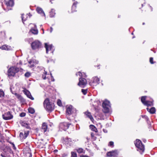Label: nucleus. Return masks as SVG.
Wrapping results in <instances>:
<instances>
[{
	"label": "nucleus",
	"mask_w": 157,
	"mask_h": 157,
	"mask_svg": "<svg viewBox=\"0 0 157 157\" xmlns=\"http://www.w3.org/2000/svg\"><path fill=\"white\" fill-rule=\"evenodd\" d=\"M43 104L45 109L48 112H51L55 109L54 102L51 99H46Z\"/></svg>",
	"instance_id": "1"
},
{
	"label": "nucleus",
	"mask_w": 157,
	"mask_h": 157,
	"mask_svg": "<svg viewBox=\"0 0 157 157\" xmlns=\"http://www.w3.org/2000/svg\"><path fill=\"white\" fill-rule=\"evenodd\" d=\"M103 108V112L104 113H108L109 112L110 108L111 107L110 102L107 100H105L102 103Z\"/></svg>",
	"instance_id": "2"
},
{
	"label": "nucleus",
	"mask_w": 157,
	"mask_h": 157,
	"mask_svg": "<svg viewBox=\"0 0 157 157\" xmlns=\"http://www.w3.org/2000/svg\"><path fill=\"white\" fill-rule=\"evenodd\" d=\"M134 143L136 147L138 148L137 150L138 151L141 152H144V147L141 140L137 139L134 142Z\"/></svg>",
	"instance_id": "3"
},
{
	"label": "nucleus",
	"mask_w": 157,
	"mask_h": 157,
	"mask_svg": "<svg viewBox=\"0 0 157 157\" xmlns=\"http://www.w3.org/2000/svg\"><path fill=\"white\" fill-rule=\"evenodd\" d=\"M19 68L15 67H10L8 71V75L9 76H13L15 74L19 71Z\"/></svg>",
	"instance_id": "4"
},
{
	"label": "nucleus",
	"mask_w": 157,
	"mask_h": 157,
	"mask_svg": "<svg viewBox=\"0 0 157 157\" xmlns=\"http://www.w3.org/2000/svg\"><path fill=\"white\" fill-rule=\"evenodd\" d=\"M100 81V78L98 77H94L90 82L89 85L92 87L95 86L99 84Z\"/></svg>",
	"instance_id": "5"
},
{
	"label": "nucleus",
	"mask_w": 157,
	"mask_h": 157,
	"mask_svg": "<svg viewBox=\"0 0 157 157\" xmlns=\"http://www.w3.org/2000/svg\"><path fill=\"white\" fill-rule=\"evenodd\" d=\"M41 44L39 40H36L31 44L32 48L33 50L38 49L41 47Z\"/></svg>",
	"instance_id": "6"
},
{
	"label": "nucleus",
	"mask_w": 157,
	"mask_h": 157,
	"mask_svg": "<svg viewBox=\"0 0 157 157\" xmlns=\"http://www.w3.org/2000/svg\"><path fill=\"white\" fill-rule=\"evenodd\" d=\"M45 47L46 50V52L48 53V52L53 54V52L55 50V48L52 44H48L47 43H45Z\"/></svg>",
	"instance_id": "7"
},
{
	"label": "nucleus",
	"mask_w": 157,
	"mask_h": 157,
	"mask_svg": "<svg viewBox=\"0 0 157 157\" xmlns=\"http://www.w3.org/2000/svg\"><path fill=\"white\" fill-rule=\"evenodd\" d=\"M141 101L144 105L147 106L153 105V101L152 100H147V99H141Z\"/></svg>",
	"instance_id": "8"
},
{
	"label": "nucleus",
	"mask_w": 157,
	"mask_h": 157,
	"mask_svg": "<svg viewBox=\"0 0 157 157\" xmlns=\"http://www.w3.org/2000/svg\"><path fill=\"white\" fill-rule=\"evenodd\" d=\"M2 117L4 120H7L11 119L13 116L10 112L9 111L3 114Z\"/></svg>",
	"instance_id": "9"
},
{
	"label": "nucleus",
	"mask_w": 157,
	"mask_h": 157,
	"mask_svg": "<svg viewBox=\"0 0 157 157\" xmlns=\"http://www.w3.org/2000/svg\"><path fill=\"white\" fill-rule=\"evenodd\" d=\"M79 82L78 85L82 87H83L87 84V81L85 78L82 77L79 78Z\"/></svg>",
	"instance_id": "10"
},
{
	"label": "nucleus",
	"mask_w": 157,
	"mask_h": 157,
	"mask_svg": "<svg viewBox=\"0 0 157 157\" xmlns=\"http://www.w3.org/2000/svg\"><path fill=\"white\" fill-rule=\"evenodd\" d=\"M14 0H9L6 2V4L8 10H11V7L13 6L14 4Z\"/></svg>",
	"instance_id": "11"
},
{
	"label": "nucleus",
	"mask_w": 157,
	"mask_h": 157,
	"mask_svg": "<svg viewBox=\"0 0 157 157\" xmlns=\"http://www.w3.org/2000/svg\"><path fill=\"white\" fill-rule=\"evenodd\" d=\"M66 113L67 114L70 115L73 112V107L71 105H69L66 106Z\"/></svg>",
	"instance_id": "12"
},
{
	"label": "nucleus",
	"mask_w": 157,
	"mask_h": 157,
	"mask_svg": "<svg viewBox=\"0 0 157 157\" xmlns=\"http://www.w3.org/2000/svg\"><path fill=\"white\" fill-rule=\"evenodd\" d=\"M70 124L67 123H63L60 124V127L61 129L65 131L68 128Z\"/></svg>",
	"instance_id": "13"
},
{
	"label": "nucleus",
	"mask_w": 157,
	"mask_h": 157,
	"mask_svg": "<svg viewBox=\"0 0 157 157\" xmlns=\"http://www.w3.org/2000/svg\"><path fill=\"white\" fill-rule=\"evenodd\" d=\"M36 11L41 16H44L45 17V14L41 8L39 7H37L36 8Z\"/></svg>",
	"instance_id": "14"
},
{
	"label": "nucleus",
	"mask_w": 157,
	"mask_h": 157,
	"mask_svg": "<svg viewBox=\"0 0 157 157\" xmlns=\"http://www.w3.org/2000/svg\"><path fill=\"white\" fill-rule=\"evenodd\" d=\"M47 129L48 125L47 124L45 123H43L41 128V131L43 132H45L47 131Z\"/></svg>",
	"instance_id": "15"
},
{
	"label": "nucleus",
	"mask_w": 157,
	"mask_h": 157,
	"mask_svg": "<svg viewBox=\"0 0 157 157\" xmlns=\"http://www.w3.org/2000/svg\"><path fill=\"white\" fill-rule=\"evenodd\" d=\"M34 28H32L30 30V31L33 34L35 35L37 34L38 33V30L37 29L36 26L34 24Z\"/></svg>",
	"instance_id": "16"
},
{
	"label": "nucleus",
	"mask_w": 157,
	"mask_h": 157,
	"mask_svg": "<svg viewBox=\"0 0 157 157\" xmlns=\"http://www.w3.org/2000/svg\"><path fill=\"white\" fill-rule=\"evenodd\" d=\"M24 93L26 95L28 98H33L32 97L30 92L26 89H24L23 90Z\"/></svg>",
	"instance_id": "17"
},
{
	"label": "nucleus",
	"mask_w": 157,
	"mask_h": 157,
	"mask_svg": "<svg viewBox=\"0 0 157 157\" xmlns=\"http://www.w3.org/2000/svg\"><path fill=\"white\" fill-rule=\"evenodd\" d=\"M85 114L86 117L89 118L91 121H94V119L92 116L91 115V113L88 111H86L84 113Z\"/></svg>",
	"instance_id": "18"
},
{
	"label": "nucleus",
	"mask_w": 157,
	"mask_h": 157,
	"mask_svg": "<svg viewBox=\"0 0 157 157\" xmlns=\"http://www.w3.org/2000/svg\"><path fill=\"white\" fill-rule=\"evenodd\" d=\"M37 63L35 60L31 59L29 62L28 66L30 68H32L34 66V63Z\"/></svg>",
	"instance_id": "19"
},
{
	"label": "nucleus",
	"mask_w": 157,
	"mask_h": 157,
	"mask_svg": "<svg viewBox=\"0 0 157 157\" xmlns=\"http://www.w3.org/2000/svg\"><path fill=\"white\" fill-rule=\"evenodd\" d=\"M0 48L2 50H10L12 49L11 47L7 45H4L1 47Z\"/></svg>",
	"instance_id": "20"
},
{
	"label": "nucleus",
	"mask_w": 157,
	"mask_h": 157,
	"mask_svg": "<svg viewBox=\"0 0 157 157\" xmlns=\"http://www.w3.org/2000/svg\"><path fill=\"white\" fill-rule=\"evenodd\" d=\"M77 3L78 2L77 1H75V2H73L72 6V13H73L76 11V5H77Z\"/></svg>",
	"instance_id": "21"
},
{
	"label": "nucleus",
	"mask_w": 157,
	"mask_h": 157,
	"mask_svg": "<svg viewBox=\"0 0 157 157\" xmlns=\"http://www.w3.org/2000/svg\"><path fill=\"white\" fill-rule=\"evenodd\" d=\"M147 111L151 114H154L155 113L156 109L155 107H152L150 109L148 108H147Z\"/></svg>",
	"instance_id": "22"
},
{
	"label": "nucleus",
	"mask_w": 157,
	"mask_h": 157,
	"mask_svg": "<svg viewBox=\"0 0 157 157\" xmlns=\"http://www.w3.org/2000/svg\"><path fill=\"white\" fill-rule=\"evenodd\" d=\"M21 124L22 126L25 127L26 128L30 129L29 124L26 123L22 122L21 123Z\"/></svg>",
	"instance_id": "23"
},
{
	"label": "nucleus",
	"mask_w": 157,
	"mask_h": 157,
	"mask_svg": "<svg viewBox=\"0 0 157 157\" xmlns=\"http://www.w3.org/2000/svg\"><path fill=\"white\" fill-rule=\"evenodd\" d=\"M76 75H79L82 77H87L86 74L84 72L82 73L81 72H78L76 74Z\"/></svg>",
	"instance_id": "24"
},
{
	"label": "nucleus",
	"mask_w": 157,
	"mask_h": 157,
	"mask_svg": "<svg viewBox=\"0 0 157 157\" xmlns=\"http://www.w3.org/2000/svg\"><path fill=\"white\" fill-rule=\"evenodd\" d=\"M6 38V33L4 31L0 32V38L4 39Z\"/></svg>",
	"instance_id": "25"
},
{
	"label": "nucleus",
	"mask_w": 157,
	"mask_h": 157,
	"mask_svg": "<svg viewBox=\"0 0 157 157\" xmlns=\"http://www.w3.org/2000/svg\"><path fill=\"white\" fill-rule=\"evenodd\" d=\"M56 13L55 10L53 9H52L51 11L50 12V16L51 17H54Z\"/></svg>",
	"instance_id": "26"
},
{
	"label": "nucleus",
	"mask_w": 157,
	"mask_h": 157,
	"mask_svg": "<svg viewBox=\"0 0 157 157\" xmlns=\"http://www.w3.org/2000/svg\"><path fill=\"white\" fill-rule=\"evenodd\" d=\"M10 90L12 93L16 95V97H18V98H22L21 97H20V96H19V95L17 93H16L13 90H14V88H12L11 87L10 88Z\"/></svg>",
	"instance_id": "27"
},
{
	"label": "nucleus",
	"mask_w": 157,
	"mask_h": 157,
	"mask_svg": "<svg viewBox=\"0 0 157 157\" xmlns=\"http://www.w3.org/2000/svg\"><path fill=\"white\" fill-rule=\"evenodd\" d=\"M90 129L92 131H94L95 132H97V129L94 125H91L90 126Z\"/></svg>",
	"instance_id": "28"
},
{
	"label": "nucleus",
	"mask_w": 157,
	"mask_h": 157,
	"mask_svg": "<svg viewBox=\"0 0 157 157\" xmlns=\"http://www.w3.org/2000/svg\"><path fill=\"white\" fill-rule=\"evenodd\" d=\"M77 152L78 153H85V151L82 148H80L76 150Z\"/></svg>",
	"instance_id": "29"
},
{
	"label": "nucleus",
	"mask_w": 157,
	"mask_h": 157,
	"mask_svg": "<svg viewBox=\"0 0 157 157\" xmlns=\"http://www.w3.org/2000/svg\"><path fill=\"white\" fill-rule=\"evenodd\" d=\"M27 15L28 14L25 15L24 14H22V15L21 18L22 22L23 23L24 22L26 21V20L27 18Z\"/></svg>",
	"instance_id": "30"
},
{
	"label": "nucleus",
	"mask_w": 157,
	"mask_h": 157,
	"mask_svg": "<svg viewBox=\"0 0 157 157\" xmlns=\"http://www.w3.org/2000/svg\"><path fill=\"white\" fill-rule=\"evenodd\" d=\"M46 91H48L49 93H52L53 92L52 87L50 86H48L46 89Z\"/></svg>",
	"instance_id": "31"
},
{
	"label": "nucleus",
	"mask_w": 157,
	"mask_h": 157,
	"mask_svg": "<svg viewBox=\"0 0 157 157\" xmlns=\"http://www.w3.org/2000/svg\"><path fill=\"white\" fill-rule=\"evenodd\" d=\"M28 111L29 113L33 114L35 112V110L33 108L30 107L28 109Z\"/></svg>",
	"instance_id": "32"
},
{
	"label": "nucleus",
	"mask_w": 157,
	"mask_h": 157,
	"mask_svg": "<svg viewBox=\"0 0 157 157\" xmlns=\"http://www.w3.org/2000/svg\"><path fill=\"white\" fill-rule=\"evenodd\" d=\"M57 105L61 107L63 106V104L62 101L59 99H58L57 100Z\"/></svg>",
	"instance_id": "33"
},
{
	"label": "nucleus",
	"mask_w": 157,
	"mask_h": 157,
	"mask_svg": "<svg viewBox=\"0 0 157 157\" xmlns=\"http://www.w3.org/2000/svg\"><path fill=\"white\" fill-rule=\"evenodd\" d=\"M113 157L116 156L118 154V153L117 151H111Z\"/></svg>",
	"instance_id": "34"
},
{
	"label": "nucleus",
	"mask_w": 157,
	"mask_h": 157,
	"mask_svg": "<svg viewBox=\"0 0 157 157\" xmlns=\"http://www.w3.org/2000/svg\"><path fill=\"white\" fill-rule=\"evenodd\" d=\"M71 157H77V154L76 153L72 151L71 153Z\"/></svg>",
	"instance_id": "35"
},
{
	"label": "nucleus",
	"mask_w": 157,
	"mask_h": 157,
	"mask_svg": "<svg viewBox=\"0 0 157 157\" xmlns=\"http://www.w3.org/2000/svg\"><path fill=\"white\" fill-rule=\"evenodd\" d=\"M4 92L1 90H0V98H2L4 96Z\"/></svg>",
	"instance_id": "36"
},
{
	"label": "nucleus",
	"mask_w": 157,
	"mask_h": 157,
	"mask_svg": "<svg viewBox=\"0 0 157 157\" xmlns=\"http://www.w3.org/2000/svg\"><path fill=\"white\" fill-rule=\"evenodd\" d=\"M108 146H109L111 147H113L114 146V143L113 141H110L109 143V144H108Z\"/></svg>",
	"instance_id": "37"
},
{
	"label": "nucleus",
	"mask_w": 157,
	"mask_h": 157,
	"mask_svg": "<svg viewBox=\"0 0 157 157\" xmlns=\"http://www.w3.org/2000/svg\"><path fill=\"white\" fill-rule=\"evenodd\" d=\"M29 133V131H27V132H25L24 133L25 136L24 137V138H26L27 136H28Z\"/></svg>",
	"instance_id": "38"
},
{
	"label": "nucleus",
	"mask_w": 157,
	"mask_h": 157,
	"mask_svg": "<svg viewBox=\"0 0 157 157\" xmlns=\"http://www.w3.org/2000/svg\"><path fill=\"white\" fill-rule=\"evenodd\" d=\"M107 156L108 157H113L111 151L108 152L107 154Z\"/></svg>",
	"instance_id": "39"
},
{
	"label": "nucleus",
	"mask_w": 157,
	"mask_h": 157,
	"mask_svg": "<svg viewBox=\"0 0 157 157\" xmlns=\"http://www.w3.org/2000/svg\"><path fill=\"white\" fill-rule=\"evenodd\" d=\"M47 72L44 71V74L43 75L42 78L43 79H46V77L45 76V75H47Z\"/></svg>",
	"instance_id": "40"
},
{
	"label": "nucleus",
	"mask_w": 157,
	"mask_h": 157,
	"mask_svg": "<svg viewBox=\"0 0 157 157\" xmlns=\"http://www.w3.org/2000/svg\"><path fill=\"white\" fill-rule=\"evenodd\" d=\"M25 75L26 77H29L30 76V73L29 72H27L25 74Z\"/></svg>",
	"instance_id": "41"
},
{
	"label": "nucleus",
	"mask_w": 157,
	"mask_h": 157,
	"mask_svg": "<svg viewBox=\"0 0 157 157\" xmlns=\"http://www.w3.org/2000/svg\"><path fill=\"white\" fill-rule=\"evenodd\" d=\"M25 115L26 114L25 113L23 112L20 114V116L21 117H25Z\"/></svg>",
	"instance_id": "42"
},
{
	"label": "nucleus",
	"mask_w": 157,
	"mask_h": 157,
	"mask_svg": "<svg viewBox=\"0 0 157 157\" xmlns=\"http://www.w3.org/2000/svg\"><path fill=\"white\" fill-rule=\"evenodd\" d=\"M82 92L84 94H86L87 92V90L82 89Z\"/></svg>",
	"instance_id": "43"
},
{
	"label": "nucleus",
	"mask_w": 157,
	"mask_h": 157,
	"mask_svg": "<svg viewBox=\"0 0 157 157\" xmlns=\"http://www.w3.org/2000/svg\"><path fill=\"white\" fill-rule=\"evenodd\" d=\"M153 59L152 57H151L150 58V62L151 64H153Z\"/></svg>",
	"instance_id": "44"
},
{
	"label": "nucleus",
	"mask_w": 157,
	"mask_h": 157,
	"mask_svg": "<svg viewBox=\"0 0 157 157\" xmlns=\"http://www.w3.org/2000/svg\"><path fill=\"white\" fill-rule=\"evenodd\" d=\"M10 143L11 144H12L13 146V149H16V147H15V145L12 142H10Z\"/></svg>",
	"instance_id": "45"
},
{
	"label": "nucleus",
	"mask_w": 157,
	"mask_h": 157,
	"mask_svg": "<svg viewBox=\"0 0 157 157\" xmlns=\"http://www.w3.org/2000/svg\"><path fill=\"white\" fill-rule=\"evenodd\" d=\"M10 143L11 144H12L13 146V149H16V147H15V145L12 142H10Z\"/></svg>",
	"instance_id": "46"
},
{
	"label": "nucleus",
	"mask_w": 157,
	"mask_h": 157,
	"mask_svg": "<svg viewBox=\"0 0 157 157\" xmlns=\"http://www.w3.org/2000/svg\"><path fill=\"white\" fill-rule=\"evenodd\" d=\"M51 76V81H54V79L53 77L52 76V74L50 73Z\"/></svg>",
	"instance_id": "47"
},
{
	"label": "nucleus",
	"mask_w": 157,
	"mask_h": 157,
	"mask_svg": "<svg viewBox=\"0 0 157 157\" xmlns=\"http://www.w3.org/2000/svg\"><path fill=\"white\" fill-rule=\"evenodd\" d=\"M80 157H90L87 155H81L80 156Z\"/></svg>",
	"instance_id": "48"
},
{
	"label": "nucleus",
	"mask_w": 157,
	"mask_h": 157,
	"mask_svg": "<svg viewBox=\"0 0 157 157\" xmlns=\"http://www.w3.org/2000/svg\"><path fill=\"white\" fill-rule=\"evenodd\" d=\"M53 29L52 27H50V33H52V31H53Z\"/></svg>",
	"instance_id": "49"
},
{
	"label": "nucleus",
	"mask_w": 157,
	"mask_h": 157,
	"mask_svg": "<svg viewBox=\"0 0 157 157\" xmlns=\"http://www.w3.org/2000/svg\"><path fill=\"white\" fill-rule=\"evenodd\" d=\"M78 140V139H75V140H73V141H75V142H76V141H77Z\"/></svg>",
	"instance_id": "50"
},
{
	"label": "nucleus",
	"mask_w": 157,
	"mask_h": 157,
	"mask_svg": "<svg viewBox=\"0 0 157 157\" xmlns=\"http://www.w3.org/2000/svg\"><path fill=\"white\" fill-rule=\"evenodd\" d=\"M1 156L2 157H6L4 155H3L2 154H1Z\"/></svg>",
	"instance_id": "51"
},
{
	"label": "nucleus",
	"mask_w": 157,
	"mask_h": 157,
	"mask_svg": "<svg viewBox=\"0 0 157 157\" xmlns=\"http://www.w3.org/2000/svg\"><path fill=\"white\" fill-rule=\"evenodd\" d=\"M146 97H147L146 96H143L141 97V98H146Z\"/></svg>",
	"instance_id": "52"
},
{
	"label": "nucleus",
	"mask_w": 157,
	"mask_h": 157,
	"mask_svg": "<svg viewBox=\"0 0 157 157\" xmlns=\"http://www.w3.org/2000/svg\"><path fill=\"white\" fill-rule=\"evenodd\" d=\"M23 134L22 132H20V136H21L22 135V136L23 135Z\"/></svg>",
	"instance_id": "53"
},
{
	"label": "nucleus",
	"mask_w": 157,
	"mask_h": 157,
	"mask_svg": "<svg viewBox=\"0 0 157 157\" xmlns=\"http://www.w3.org/2000/svg\"><path fill=\"white\" fill-rule=\"evenodd\" d=\"M54 151L55 152H57L58 151V150H54Z\"/></svg>",
	"instance_id": "54"
},
{
	"label": "nucleus",
	"mask_w": 157,
	"mask_h": 157,
	"mask_svg": "<svg viewBox=\"0 0 157 157\" xmlns=\"http://www.w3.org/2000/svg\"><path fill=\"white\" fill-rule=\"evenodd\" d=\"M42 30H43V33H44V30L43 29H42Z\"/></svg>",
	"instance_id": "55"
},
{
	"label": "nucleus",
	"mask_w": 157,
	"mask_h": 157,
	"mask_svg": "<svg viewBox=\"0 0 157 157\" xmlns=\"http://www.w3.org/2000/svg\"><path fill=\"white\" fill-rule=\"evenodd\" d=\"M69 141H71V139H68Z\"/></svg>",
	"instance_id": "56"
},
{
	"label": "nucleus",
	"mask_w": 157,
	"mask_h": 157,
	"mask_svg": "<svg viewBox=\"0 0 157 157\" xmlns=\"http://www.w3.org/2000/svg\"><path fill=\"white\" fill-rule=\"evenodd\" d=\"M91 136L92 137L93 136V135L92 133L91 134Z\"/></svg>",
	"instance_id": "57"
},
{
	"label": "nucleus",
	"mask_w": 157,
	"mask_h": 157,
	"mask_svg": "<svg viewBox=\"0 0 157 157\" xmlns=\"http://www.w3.org/2000/svg\"><path fill=\"white\" fill-rule=\"evenodd\" d=\"M64 157V155H63L62 156V157Z\"/></svg>",
	"instance_id": "58"
},
{
	"label": "nucleus",
	"mask_w": 157,
	"mask_h": 157,
	"mask_svg": "<svg viewBox=\"0 0 157 157\" xmlns=\"http://www.w3.org/2000/svg\"><path fill=\"white\" fill-rule=\"evenodd\" d=\"M144 24H145V23H144H144H143V25H144Z\"/></svg>",
	"instance_id": "59"
},
{
	"label": "nucleus",
	"mask_w": 157,
	"mask_h": 157,
	"mask_svg": "<svg viewBox=\"0 0 157 157\" xmlns=\"http://www.w3.org/2000/svg\"><path fill=\"white\" fill-rule=\"evenodd\" d=\"M146 141V140H144V142H145V141Z\"/></svg>",
	"instance_id": "60"
},
{
	"label": "nucleus",
	"mask_w": 157,
	"mask_h": 157,
	"mask_svg": "<svg viewBox=\"0 0 157 157\" xmlns=\"http://www.w3.org/2000/svg\"><path fill=\"white\" fill-rule=\"evenodd\" d=\"M93 105V106H96V105Z\"/></svg>",
	"instance_id": "61"
},
{
	"label": "nucleus",
	"mask_w": 157,
	"mask_h": 157,
	"mask_svg": "<svg viewBox=\"0 0 157 157\" xmlns=\"http://www.w3.org/2000/svg\"><path fill=\"white\" fill-rule=\"evenodd\" d=\"M73 1H75V0H72Z\"/></svg>",
	"instance_id": "62"
},
{
	"label": "nucleus",
	"mask_w": 157,
	"mask_h": 157,
	"mask_svg": "<svg viewBox=\"0 0 157 157\" xmlns=\"http://www.w3.org/2000/svg\"><path fill=\"white\" fill-rule=\"evenodd\" d=\"M143 4H142V6H143Z\"/></svg>",
	"instance_id": "63"
},
{
	"label": "nucleus",
	"mask_w": 157,
	"mask_h": 157,
	"mask_svg": "<svg viewBox=\"0 0 157 157\" xmlns=\"http://www.w3.org/2000/svg\"><path fill=\"white\" fill-rule=\"evenodd\" d=\"M132 35H133V33H132Z\"/></svg>",
	"instance_id": "64"
}]
</instances>
